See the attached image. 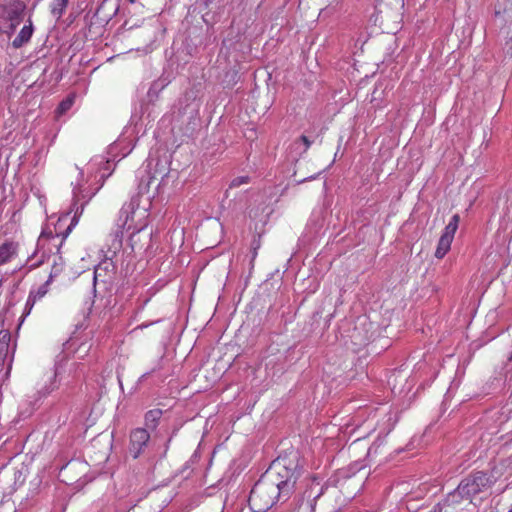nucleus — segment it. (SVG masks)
Returning a JSON list of instances; mask_svg holds the SVG:
<instances>
[{"label": "nucleus", "instance_id": "obj_8", "mask_svg": "<svg viewBox=\"0 0 512 512\" xmlns=\"http://www.w3.org/2000/svg\"><path fill=\"white\" fill-rule=\"evenodd\" d=\"M460 217L458 214L452 216L449 223L446 225L444 229V233L439 239L437 249L435 251V257L438 259L443 258L446 253L449 251L451 243L453 241L455 232L458 229Z\"/></svg>", "mask_w": 512, "mask_h": 512}, {"label": "nucleus", "instance_id": "obj_11", "mask_svg": "<svg viewBox=\"0 0 512 512\" xmlns=\"http://www.w3.org/2000/svg\"><path fill=\"white\" fill-rule=\"evenodd\" d=\"M17 243L7 241L0 245V265L9 262L17 253Z\"/></svg>", "mask_w": 512, "mask_h": 512}, {"label": "nucleus", "instance_id": "obj_16", "mask_svg": "<svg viewBox=\"0 0 512 512\" xmlns=\"http://www.w3.org/2000/svg\"><path fill=\"white\" fill-rule=\"evenodd\" d=\"M84 467V465L80 463H68L66 466H64L60 471V476L64 478L69 477V475L74 472L78 467Z\"/></svg>", "mask_w": 512, "mask_h": 512}, {"label": "nucleus", "instance_id": "obj_28", "mask_svg": "<svg viewBox=\"0 0 512 512\" xmlns=\"http://www.w3.org/2000/svg\"><path fill=\"white\" fill-rule=\"evenodd\" d=\"M53 390H54V387H52L51 389L47 390V391L45 392V395H46V394H50V392H51V391H53Z\"/></svg>", "mask_w": 512, "mask_h": 512}, {"label": "nucleus", "instance_id": "obj_17", "mask_svg": "<svg viewBox=\"0 0 512 512\" xmlns=\"http://www.w3.org/2000/svg\"><path fill=\"white\" fill-rule=\"evenodd\" d=\"M72 104H73L72 99H66V100L62 101L58 107L59 113H64L67 110H69L71 108Z\"/></svg>", "mask_w": 512, "mask_h": 512}, {"label": "nucleus", "instance_id": "obj_13", "mask_svg": "<svg viewBox=\"0 0 512 512\" xmlns=\"http://www.w3.org/2000/svg\"><path fill=\"white\" fill-rule=\"evenodd\" d=\"M161 415L162 412L158 409L148 411L145 415L146 425L150 428H154Z\"/></svg>", "mask_w": 512, "mask_h": 512}, {"label": "nucleus", "instance_id": "obj_22", "mask_svg": "<svg viewBox=\"0 0 512 512\" xmlns=\"http://www.w3.org/2000/svg\"><path fill=\"white\" fill-rule=\"evenodd\" d=\"M6 338H9V334L7 332H0V349L7 347V343L5 342Z\"/></svg>", "mask_w": 512, "mask_h": 512}, {"label": "nucleus", "instance_id": "obj_32", "mask_svg": "<svg viewBox=\"0 0 512 512\" xmlns=\"http://www.w3.org/2000/svg\"><path fill=\"white\" fill-rule=\"evenodd\" d=\"M129 2H130V3H135V2H136V0H129Z\"/></svg>", "mask_w": 512, "mask_h": 512}, {"label": "nucleus", "instance_id": "obj_1", "mask_svg": "<svg viewBox=\"0 0 512 512\" xmlns=\"http://www.w3.org/2000/svg\"><path fill=\"white\" fill-rule=\"evenodd\" d=\"M263 476L278 488L281 498L286 501L294 491L300 476L297 455L278 457L271 463Z\"/></svg>", "mask_w": 512, "mask_h": 512}, {"label": "nucleus", "instance_id": "obj_15", "mask_svg": "<svg viewBox=\"0 0 512 512\" xmlns=\"http://www.w3.org/2000/svg\"><path fill=\"white\" fill-rule=\"evenodd\" d=\"M136 233H132L130 237V244L133 250L138 248L139 250L144 248V245L140 244L141 241V233L144 230V226H141L139 228H136Z\"/></svg>", "mask_w": 512, "mask_h": 512}, {"label": "nucleus", "instance_id": "obj_23", "mask_svg": "<svg viewBox=\"0 0 512 512\" xmlns=\"http://www.w3.org/2000/svg\"><path fill=\"white\" fill-rule=\"evenodd\" d=\"M45 293H46V290L44 289V287H41V288L38 290V292H37V294H38V296H39V297H42Z\"/></svg>", "mask_w": 512, "mask_h": 512}, {"label": "nucleus", "instance_id": "obj_7", "mask_svg": "<svg viewBox=\"0 0 512 512\" xmlns=\"http://www.w3.org/2000/svg\"><path fill=\"white\" fill-rule=\"evenodd\" d=\"M323 494V487L317 478L307 484V488L296 504V512H315L316 500Z\"/></svg>", "mask_w": 512, "mask_h": 512}, {"label": "nucleus", "instance_id": "obj_9", "mask_svg": "<svg viewBox=\"0 0 512 512\" xmlns=\"http://www.w3.org/2000/svg\"><path fill=\"white\" fill-rule=\"evenodd\" d=\"M149 438V433L143 428H137L134 431H132L130 435L129 451L134 458H137L140 455L143 447L146 446Z\"/></svg>", "mask_w": 512, "mask_h": 512}, {"label": "nucleus", "instance_id": "obj_2", "mask_svg": "<svg viewBox=\"0 0 512 512\" xmlns=\"http://www.w3.org/2000/svg\"><path fill=\"white\" fill-rule=\"evenodd\" d=\"M280 491L263 475L253 486L249 495V505L255 512H266L277 500H282Z\"/></svg>", "mask_w": 512, "mask_h": 512}, {"label": "nucleus", "instance_id": "obj_26", "mask_svg": "<svg viewBox=\"0 0 512 512\" xmlns=\"http://www.w3.org/2000/svg\"><path fill=\"white\" fill-rule=\"evenodd\" d=\"M507 360H508V362H512V350H511V353H510V355L508 356V359H507Z\"/></svg>", "mask_w": 512, "mask_h": 512}, {"label": "nucleus", "instance_id": "obj_5", "mask_svg": "<svg viewBox=\"0 0 512 512\" xmlns=\"http://www.w3.org/2000/svg\"><path fill=\"white\" fill-rule=\"evenodd\" d=\"M404 7V0H377L371 21L382 29H388L390 21H397Z\"/></svg>", "mask_w": 512, "mask_h": 512}, {"label": "nucleus", "instance_id": "obj_19", "mask_svg": "<svg viewBox=\"0 0 512 512\" xmlns=\"http://www.w3.org/2000/svg\"><path fill=\"white\" fill-rule=\"evenodd\" d=\"M59 260L61 261V263H57L56 261H54L52 271L50 273V279L54 276H57L62 271V258L59 257Z\"/></svg>", "mask_w": 512, "mask_h": 512}, {"label": "nucleus", "instance_id": "obj_14", "mask_svg": "<svg viewBox=\"0 0 512 512\" xmlns=\"http://www.w3.org/2000/svg\"><path fill=\"white\" fill-rule=\"evenodd\" d=\"M68 5V0H54L51 12L57 18H60Z\"/></svg>", "mask_w": 512, "mask_h": 512}, {"label": "nucleus", "instance_id": "obj_29", "mask_svg": "<svg viewBox=\"0 0 512 512\" xmlns=\"http://www.w3.org/2000/svg\"><path fill=\"white\" fill-rule=\"evenodd\" d=\"M71 226L72 224L66 229V233H65V236L67 235V233L71 230Z\"/></svg>", "mask_w": 512, "mask_h": 512}, {"label": "nucleus", "instance_id": "obj_4", "mask_svg": "<svg viewBox=\"0 0 512 512\" xmlns=\"http://www.w3.org/2000/svg\"><path fill=\"white\" fill-rule=\"evenodd\" d=\"M367 475L368 471L364 467H360L352 474L340 471L335 482L336 488L339 489L345 500L353 499L363 488Z\"/></svg>", "mask_w": 512, "mask_h": 512}, {"label": "nucleus", "instance_id": "obj_12", "mask_svg": "<svg viewBox=\"0 0 512 512\" xmlns=\"http://www.w3.org/2000/svg\"><path fill=\"white\" fill-rule=\"evenodd\" d=\"M32 32H33V29H32L31 25L24 26L20 30L18 35L15 37V39L13 40V42H12L13 47L20 48L25 43H27L30 40L31 36H32Z\"/></svg>", "mask_w": 512, "mask_h": 512}, {"label": "nucleus", "instance_id": "obj_25", "mask_svg": "<svg viewBox=\"0 0 512 512\" xmlns=\"http://www.w3.org/2000/svg\"><path fill=\"white\" fill-rule=\"evenodd\" d=\"M145 240H146L147 243L150 242V240H151V233H147L145 235Z\"/></svg>", "mask_w": 512, "mask_h": 512}, {"label": "nucleus", "instance_id": "obj_30", "mask_svg": "<svg viewBox=\"0 0 512 512\" xmlns=\"http://www.w3.org/2000/svg\"><path fill=\"white\" fill-rule=\"evenodd\" d=\"M432 512H439V508L438 506L434 508V510Z\"/></svg>", "mask_w": 512, "mask_h": 512}, {"label": "nucleus", "instance_id": "obj_31", "mask_svg": "<svg viewBox=\"0 0 512 512\" xmlns=\"http://www.w3.org/2000/svg\"><path fill=\"white\" fill-rule=\"evenodd\" d=\"M50 235H52V232H50V233L46 232V236H50Z\"/></svg>", "mask_w": 512, "mask_h": 512}, {"label": "nucleus", "instance_id": "obj_6", "mask_svg": "<svg viewBox=\"0 0 512 512\" xmlns=\"http://www.w3.org/2000/svg\"><path fill=\"white\" fill-rule=\"evenodd\" d=\"M439 512H475L472 500L460 490V487L450 492L442 503L438 504Z\"/></svg>", "mask_w": 512, "mask_h": 512}, {"label": "nucleus", "instance_id": "obj_10", "mask_svg": "<svg viewBox=\"0 0 512 512\" xmlns=\"http://www.w3.org/2000/svg\"><path fill=\"white\" fill-rule=\"evenodd\" d=\"M134 214H135L134 201L125 203L120 210L119 226H121L124 229L126 228L127 230H130L133 227L132 222H133Z\"/></svg>", "mask_w": 512, "mask_h": 512}, {"label": "nucleus", "instance_id": "obj_24", "mask_svg": "<svg viewBox=\"0 0 512 512\" xmlns=\"http://www.w3.org/2000/svg\"><path fill=\"white\" fill-rule=\"evenodd\" d=\"M80 366H81V365H80V364H77V363H74V364L72 365V368H73V371H74V373H75V374L77 373V371H78V369L80 368Z\"/></svg>", "mask_w": 512, "mask_h": 512}, {"label": "nucleus", "instance_id": "obj_21", "mask_svg": "<svg viewBox=\"0 0 512 512\" xmlns=\"http://www.w3.org/2000/svg\"><path fill=\"white\" fill-rule=\"evenodd\" d=\"M248 182V177L247 176H241V177H237L235 179L232 180L231 184H230V187H238L244 183H247Z\"/></svg>", "mask_w": 512, "mask_h": 512}, {"label": "nucleus", "instance_id": "obj_20", "mask_svg": "<svg viewBox=\"0 0 512 512\" xmlns=\"http://www.w3.org/2000/svg\"><path fill=\"white\" fill-rule=\"evenodd\" d=\"M299 143H302L304 145L303 152H306L309 149L312 142L308 139V137H306L305 135H302L299 137V139L297 141H295L296 145Z\"/></svg>", "mask_w": 512, "mask_h": 512}, {"label": "nucleus", "instance_id": "obj_18", "mask_svg": "<svg viewBox=\"0 0 512 512\" xmlns=\"http://www.w3.org/2000/svg\"><path fill=\"white\" fill-rule=\"evenodd\" d=\"M59 260L61 261V263H57L56 261H54L52 271L50 273V279L54 276H57L62 271V258L59 257Z\"/></svg>", "mask_w": 512, "mask_h": 512}, {"label": "nucleus", "instance_id": "obj_27", "mask_svg": "<svg viewBox=\"0 0 512 512\" xmlns=\"http://www.w3.org/2000/svg\"><path fill=\"white\" fill-rule=\"evenodd\" d=\"M44 237H46V231H43V232H42V234H41V236H40V239H41V238H44Z\"/></svg>", "mask_w": 512, "mask_h": 512}, {"label": "nucleus", "instance_id": "obj_3", "mask_svg": "<svg viewBox=\"0 0 512 512\" xmlns=\"http://www.w3.org/2000/svg\"><path fill=\"white\" fill-rule=\"evenodd\" d=\"M493 476L486 472H476L464 478L460 483V490L472 500V504L477 508L484 497L488 496L489 490L494 484Z\"/></svg>", "mask_w": 512, "mask_h": 512}]
</instances>
